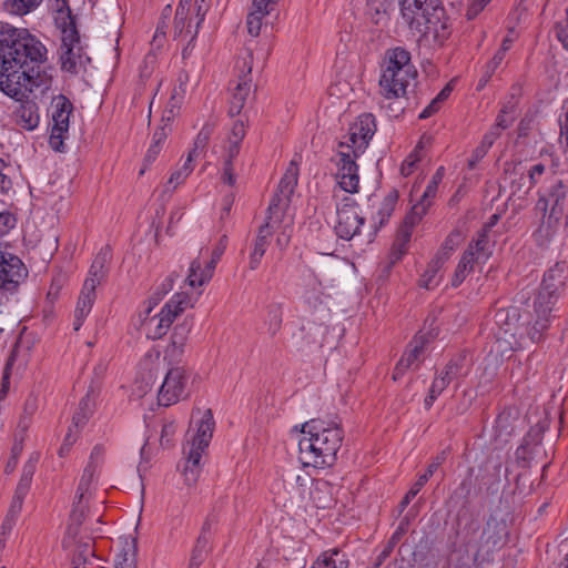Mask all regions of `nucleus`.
<instances>
[{
    "label": "nucleus",
    "instance_id": "nucleus-1",
    "mask_svg": "<svg viewBox=\"0 0 568 568\" xmlns=\"http://www.w3.org/2000/svg\"><path fill=\"white\" fill-rule=\"evenodd\" d=\"M0 40V90L20 102L14 122L27 131L40 123L39 108L29 98L34 89L49 90L52 77L45 71L47 48L27 29L6 24Z\"/></svg>",
    "mask_w": 568,
    "mask_h": 568
},
{
    "label": "nucleus",
    "instance_id": "nucleus-2",
    "mask_svg": "<svg viewBox=\"0 0 568 568\" xmlns=\"http://www.w3.org/2000/svg\"><path fill=\"white\" fill-rule=\"evenodd\" d=\"M304 435L298 442L300 460L304 466L331 467L337 459L344 432L335 422L316 418L302 425Z\"/></svg>",
    "mask_w": 568,
    "mask_h": 568
},
{
    "label": "nucleus",
    "instance_id": "nucleus-3",
    "mask_svg": "<svg viewBox=\"0 0 568 568\" xmlns=\"http://www.w3.org/2000/svg\"><path fill=\"white\" fill-rule=\"evenodd\" d=\"M298 180V166L293 160L281 179L277 191L272 197L267 207L265 222L258 227L256 239L254 241L253 251L250 255L248 266L256 270L261 263L263 255L270 244V240L274 230L283 222L286 209L290 205Z\"/></svg>",
    "mask_w": 568,
    "mask_h": 568
},
{
    "label": "nucleus",
    "instance_id": "nucleus-4",
    "mask_svg": "<svg viewBox=\"0 0 568 568\" xmlns=\"http://www.w3.org/2000/svg\"><path fill=\"white\" fill-rule=\"evenodd\" d=\"M568 207V182L554 179L539 195L536 209L542 212V220L536 232L538 241H549L557 231Z\"/></svg>",
    "mask_w": 568,
    "mask_h": 568
},
{
    "label": "nucleus",
    "instance_id": "nucleus-5",
    "mask_svg": "<svg viewBox=\"0 0 568 568\" xmlns=\"http://www.w3.org/2000/svg\"><path fill=\"white\" fill-rule=\"evenodd\" d=\"M215 422L211 409H206L197 424L195 435L187 447L184 448L186 460L183 468V476L186 485H193L199 479L201 473V458L204 450L209 447L213 436Z\"/></svg>",
    "mask_w": 568,
    "mask_h": 568
},
{
    "label": "nucleus",
    "instance_id": "nucleus-6",
    "mask_svg": "<svg viewBox=\"0 0 568 568\" xmlns=\"http://www.w3.org/2000/svg\"><path fill=\"white\" fill-rule=\"evenodd\" d=\"M191 306V298L187 293H175L162 307L159 314L150 316L154 305H149L144 312L142 327L150 339L163 337L174 320Z\"/></svg>",
    "mask_w": 568,
    "mask_h": 568
},
{
    "label": "nucleus",
    "instance_id": "nucleus-7",
    "mask_svg": "<svg viewBox=\"0 0 568 568\" xmlns=\"http://www.w3.org/2000/svg\"><path fill=\"white\" fill-rule=\"evenodd\" d=\"M418 22L413 24L410 30L419 32L426 41L436 47H443L452 34V23L442 3Z\"/></svg>",
    "mask_w": 568,
    "mask_h": 568
},
{
    "label": "nucleus",
    "instance_id": "nucleus-8",
    "mask_svg": "<svg viewBox=\"0 0 568 568\" xmlns=\"http://www.w3.org/2000/svg\"><path fill=\"white\" fill-rule=\"evenodd\" d=\"M28 274L22 260L0 242V290L6 294H16Z\"/></svg>",
    "mask_w": 568,
    "mask_h": 568
},
{
    "label": "nucleus",
    "instance_id": "nucleus-9",
    "mask_svg": "<svg viewBox=\"0 0 568 568\" xmlns=\"http://www.w3.org/2000/svg\"><path fill=\"white\" fill-rule=\"evenodd\" d=\"M72 111L73 104L65 95L59 94L52 98L51 118L53 124L51 129L49 143L54 151H63V141L69 132V119Z\"/></svg>",
    "mask_w": 568,
    "mask_h": 568
},
{
    "label": "nucleus",
    "instance_id": "nucleus-10",
    "mask_svg": "<svg viewBox=\"0 0 568 568\" xmlns=\"http://www.w3.org/2000/svg\"><path fill=\"white\" fill-rule=\"evenodd\" d=\"M365 219L361 215L358 205L354 200L345 197L343 204L337 206V222L334 227L336 235L345 241L359 234Z\"/></svg>",
    "mask_w": 568,
    "mask_h": 568
},
{
    "label": "nucleus",
    "instance_id": "nucleus-11",
    "mask_svg": "<svg viewBox=\"0 0 568 568\" xmlns=\"http://www.w3.org/2000/svg\"><path fill=\"white\" fill-rule=\"evenodd\" d=\"M376 131L375 118L372 113L361 114L348 130L346 142H339V149L363 153Z\"/></svg>",
    "mask_w": 568,
    "mask_h": 568
},
{
    "label": "nucleus",
    "instance_id": "nucleus-12",
    "mask_svg": "<svg viewBox=\"0 0 568 568\" xmlns=\"http://www.w3.org/2000/svg\"><path fill=\"white\" fill-rule=\"evenodd\" d=\"M158 393L159 405L169 407L178 403L184 393L187 376L182 366L170 365Z\"/></svg>",
    "mask_w": 568,
    "mask_h": 568
},
{
    "label": "nucleus",
    "instance_id": "nucleus-13",
    "mask_svg": "<svg viewBox=\"0 0 568 568\" xmlns=\"http://www.w3.org/2000/svg\"><path fill=\"white\" fill-rule=\"evenodd\" d=\"M417 77V72H400L382 71L379 78V93L386 100L400 99L407 93V88L412 81Z\"/></svg>",
    "mask_w": 568,
    "mask_h": 568
},
{
    "label": "nucleus",
    "instance_id": "nucleus-14",
    "mask_svg": "<svg viewBox=\"0 0 568 568\" xmlns=\"http://www.w3.org/2000/svg\"><path fill=\"white\" fill-rule=\"evenodd\" d=\"M60 4L58 9L57 23L61 29V47H77L80 45V34L77 29L75 17L68 4V0H57Z\"/></svg>",
    "mask_w": 568,
    "mask_h": 568
},
{
    "label": "nucleus",
    "instance_id": "nucleus-15",
    "mask_svg": "<svg viewBox=\"0 0 568 568\" xmlns=\"http://www.w3.org/2000/svg\"><path fill=\"white\" fill-rule=\"evenodd\" d=\"M191 328L192 323L186 320L174 326L171 342L164 351V359L168 361L169 365H175L181 362Z\"/></svg>",
    "mask_w": 568,
    "mask_h": 568
},
{
    "label": "nucleus",
    "instance_id": "nucleus-16",
    "mask_svg": "<svg viewBox=\"0 0 568 568\" xmlns=\"http://www.w3.org/2000/svg\"><path fill=\"white\" fill-rule=\"evenodd\" d=\"M403 19L409 28L419 23L429 11L434 10L442 2L440 0H398Z\"/></svg>",
    "mask_w": 568,
    "mask_h": 568
},
{
    "label": "nucleus",
    "instance_id": "nucleus-17",
    "mask_svg": "<svg viewBox=\"0 0 568 568\" xmlns=\"http://www.w3.org/2000/svg\"><path fill=\"white\" fill-rule=\"evenodd\" d=\"M111 258L112 253L109 245L102 247L98 252L91 264L89 276L84 281V284L88 285V287L90 286L97 288V286L105 280L109 273V264Z\"/></svg>",
    "mask_w": 568,
    "mask_h": 568
},
{
    "label": "nucleus",
    "instance_id": "nucleus-18",
    "mask_svg": "<svg viewBox=\"0 0 568 568\" xmlns=\"http://www.w3.org/2000/svg\"><path fill=\"white\" fill-rule=\"evenodd\" d=\"M423 215H416L414 211L412 210L410 214H408L403 225L397 232L396 240L392 247V262L399 261L402 256L407 251V244L410 241L412 237V231L416 223L420 221Z\"/></svg>",
    "mask_w": 568,
    "mask_h": 568
},
{
    "label": "nucleus",
    "instance_id": "nucleus-19",
    "mask_svg": "<svg viewBox=\"0 0 568 568\" xmlns=\"http://www.w3.org/2000/svg\"><path fill=\"white\" fill-rule=\"evenodd\" d=\"M91 61L81 45L60 48L61 69L71 74H78Z\"/></svg>",
    "mask_w": 568,
    "mask_h": 568
},
{
    "label": "nucleus",
    "instance_id": "nucleus-20",
    "mask_svg": "<svg viewBox=\"0 0 568 568\" xmlns=\"http://www.w3.org/2000/svg\"><path fill=\"white\" fill-rule=\"evenodd\" d=\"M417 72L414 64L410 62V53L402 47L388 49L385 53L382 71L400 72Z\"/></svg>",
    "mask_w": 568,
    "mask_h": 568
},
{
    "label": "nucleus",
    "instance_id": "nucleus-21",
    "mask_svg": "<svg viewBox=\"0 0 568 568\" xmlns=\"http://www.w3.org/2000/svg\"><path fill=\"white\" fill-rule=\"evenodd\" d=\"M445 460V450L436 455V457L428 465L426 473L418 477L417 481L412 486V488L406 493V495L402 499L399 504L400 511H403L409 505L410 500L419 493L423 486L428 481V479L433 476V474Z\"/></svg>",
    "mask_w": 568,
    "mask_h": 568
},
{
    "label": "nucleus",
    "instance_id": "nucleus-22",
    "mask_svg": "<svg viewBox=\"0 0 568 568\" xmlns=\"http://www.w3.org/2000/svg\"><path fill=\"white\" fill-rule=\"evenodd\" d=\"M220 260L215 258L211 255V260L206 263V265L202 268V263L199 258L192 261L189 270L187 282L192 287L202 286L205 283L210 282L214 274V270Z\"/></svg>",
    "mask_w": 568,
    "mask_h": 568
},
{
    "label": "nucleus",
    "instance_id": "nucleus-23",
    "mask_svg": "<svg viewBox=\"0 0 568 568\" xmlns=\"http://www.w3.org/2000/svg\"><path fill=\"white\" fill-rule=\"evenodd\" d=\"M95 288L94 287H88V285L83 284L82 291L80 293V296L78 298L77 307L74 311V322H73V328L74 331H79L82 326L85 317L91 312V308L93 306V303L95 301Z\"/></svg>",
    "mask_w": 568,
    "mask_h": 568
},
{
    "label": "nucleus",
    "instance_id": "nucleus-24",
    "mask_svg": "<svg viewBox=\"0 0 568 568\" xmlns=\"http://www.w3.org/2000/svg\"><path fill=\"white\" fill-rule=\"evenodd\" d=\"M85 505L83 499L73 500L72 510L70 513L69 524L67 527V536L62 544L64 548H69L71 539L74 540L79 534V528L82 525L85 517Z\"/></svg>",
    "mask_w": 568,
    "mask_h": 568
},
{
    "label": "nucleus",
    "instance_id": "nucleus-25",
    "mask_svg": "<svg viewBox=\"0 0 568 568\" xmlns=\"http://www.w3.org/2000/svg\"><path fill=\"white\" fill-rule=\"evenodd\" d=\"M568 278V265L565 262H558L550 267L544 275L540 285L544 290H550L551 292L560 293L564 287L566 280Z\"/></svg>",
    "mask_w": 568,
    "mask_h": 568
},
{
    "label": "nucleus",
    "instance_id": "nucleus-26",
    "mask_svg": "<svg viewBox=\"0 0 568 568\" xmlns=\"http://www.w3.org/2000/svg\"><path fill=\"white\" fill-rule=\"evenodd\" d=\"M178 80H179V87H175L173 89L170 101L166 105V109H165L164 114L161 120L162 123H164V124L166 123L168 125H170V123L173 121V119L175 118V115L180 109V104H181L184 93H185V85L189 80L187 73H184V72L180 73Z\"/></svg>",
    "mask_w": 568,
    "mask_h": 568
},
{
    "label": "nucleus",
    "instance_id": "nucleus-27",
    "mask_svg": "<svg viewBox=\"0 0 568 568\" xmlns=\"http://www.w3.org/2000/svg\"><path fill=\"white\" fill-rule=\"evenodd\" d=\"M445 169L444 166H439L432 176V180L429 181L420 202L413 207V211L416 215H424L426 213L430 205V200L436 196L438 184L443 181Z\"/></svg>",
    "mask_w": 568,
    "mask_h": 568
},
{
    "label": "nucleus",
    "instance_id": "nucleus-28",
    "mask_svg": "<svg viewBox=\"0 0 568 568\" xmlns=\"http://www.w3.org/2000/svg\"><path fill=\"white\" fill-rule=\"evenodd\" d=\"M559 294L556 292H551L550 290H544V286L540 285L539 290L536 292L532 301V307L536 316H546L549 315L552 311V306L558 300Z\"/></svg>",
    "mask_w": 568,
    "mask_h": 568
},
{
    "label": "nucleus",
    "instance_id": "nucleus-29",
    "mask_svg": "<svg viewBox=\"0 0 568 568\" xmlns=\"http://www.w3.org/2000/svg\"><path fill=\"white\" fill-rule=\"evenodd\" d=\"M138 554L136 538H125L114 559V568H135Z\"/></svg>",
    "mask_w": 568,
    "mask_h": 568
},
{
    "label": "nucleus",
    "instance_id": "nucleus-30",
    "mask_svg": "<svg viewBox=\"0 0 568 568\" xmlns=\"http://www.w3.org/2000/svg\"><path fill=\"white\" fill-rule=\"evenodd\" d=\"M426 343H428V339L424 334H422L416 336L414 341L408 345V349L400 358L406 367L414 369L418 368L419 364L422 363V355L424 353Z\"/></svg>",
    "mask_w": 568,
    "mask_h": 568
},
{
    "label": "nucleus",
    "instance_id": "nucleus-31",
    "mask_svg": "<svg viewBox=\"0 0 568 568\" xmlns=\"http://www.w3.org/2000/svg\"><path fill=\"white\" fill-rule=\"evenodd\" d=\"M546 166L542 163H537L530 166L527 175L524 172L520 173V180L524 184L516 185L514 183V194H528L529 191L539 182L540 176L545 173Z\"/></svg>",
    "mask_w": 568,
    "mask_h": 568
},
{
    "label": "nucleus",
    "instance_id": "nucleus-32",
    "mask_svg": "<svg viewBox=\"0 0 568 568\" xmlns=\"http://www.w3.org/2000/svg\"><path fill=\"white\" fill-rule=\"evenodd\" d=\"M359 154L361 153H355L347 149H339L337 152V160L335 162L337 166L335 176H346L353 172H357L358 165L356 164V159Z\"/></svg>",
    "mask_w": 568,
    "mask_h": 568
},
{
    "label": "nucleus",
    "instance_id": "nucleus-33",
    "mask_svg": "<svg viewBox=\"0 0 568 568\" xmlns=\"http://www.w3.org/2000/svg\"><path fill=\"white\" fill-rule=\"evenodd\" d=\"M250 92V82L246 80V77H244L242 80H240L233 91L229 109V114L231 116H235L241 113Z\"/></svg>",
    "mask_w": 568,
    "mask_h": 568
},
{
    "label": "nucleus",
    "instance_id": "nucleus-34",
    "mask_svg": "<svg viewBox=\"0 0 568 568\" xmlns=\"http://www.w3.org/2000/svg\"><path fill=\"white\" fill-rule=\"evenodd\" d=\"M73 544L75 545L72 558L73 568H85V564L89 559L94 557L93 541L90 538H87L84 541L71 539L69 547Z\"/></svg>",
    "mask_w": 568,
    "mask_h": 568
},
{
    "label": "nucleus",
    "instance_id": "nucleus-35",
    "mask_svg": "<svg viewBox=\"0 0 568 568\" xmlns=\"http://www.w3.org/2000/svg\"><path fill=\"white\" fill-rule=\"evenodd\" d=\"M311 568H348V560L338 549L325 551Z\"/></svg>",
    "mask_w": 568,
    "mask_h": 568
},
{
    "label": "nucleus",
    "instance_id": "nucleus-36",
    "mask_svg": "<svg viewBox=\"0 0 568 568\" xmlns=\"http://www.w3.org/2000/svg\"><path fill=\"white\" fill-rule=\"evenodd\" d=\"M42 0H3L2 8L6 12L23 17L34 11Z\"/></svg>",
    "mask_w": 568,
    "mask_h": 568
},
{
    "label": "nucleus",
    "instance_id": "nucleus-37",
    "mask_svg": "<svg viewBox=\"0 0 568 568\" xmlns=\"http://www.w3.org/2000/svg\"><path fill=\"white\" fill-rule=\"evenodd\" d=\"M283 323V305L280 303H271L267 306L264 325L271 336H275L282 327Z\"/></svg>",
    "mask_w": 568,
    "mask_h": 568
},
{
    "label": "nucleus",
    "instance_id": "nucleus-38",
    "mask_svg": "<svg viewBox=\"0 0 568 568\" xmlns=\"http://www.w3.org/2000/svg\"><path fill=\"white\" fill-rule=\"evenodd\" d=\"M407 525H408L407 520H402L399 523L398 527L396 528L394 534L390 536V538L388 539V541L386 542V545L384 546V548L377 556L376 562H375V568L379 567L393 552L395 546L399 542L402 537L406 534Z\"/></svg>",
    "mask_w": 568,
    "mask_h": 568
},
{
    "label": "nucleus",
    "instance_id": "nucleus-39",
    "mask_svg": "<svg viewBox=\"0 0 568 568\" xmlns=\"http://www.w3.org/2000/svg\"><path fill=\"white\" fill-rule=\"evenodd\" d=\"M446 375L452 376L454 379L464 377L469 372V364L467 361L466 352L459 353L452 357L443 369Z\"/></svg>",
    "mask_w": 568,
    "mask_h": 568
},
{
    "label": "nucleus",
    "instance_id": "nucleus-40",
    "mask_svg": "<svg viewBox=\"0 0 568 568\" xmlns=\"http://www.w3.org/2000/svg\"><path fill=\"white\" fill-rule=\"evenodd\" d=\"M214 131V124L206 122L202 129L200 130L199 134L196 135V139L194 141L193 149L189 152V162H192L194 158H197L200 153H202L211 139V135Z\"/></svg>",
    "mask_w": 568,
    "mask_h": 568
},
{
    "label": "nucleus",
    "instance_id": "nucleus-41",
    "mask_svg": "<svg viewBox=\"0 0 568 568\" xmlns=\"http://www.w3.org/2000/svg\"><path fill=\"white\" fill-rule=\"evenodd\" d=\"M495 320L505 333L511 332L519 320L518 311L516 308H500L496 312Z\"/></svg>",
    "mask_w": 568,
    "mask_h": 568
},
{
    "label": "nucleus",
    "instance_id": "nucleus-42",
    "mask_svg": "<svg viewBox=\"0 0 568 568\" xmlns=\"http://www.w3.org/2000/svg\"><path fill=\"white\" fill-rule=\"evenodd\" d=\"M462 240L463 235L458 230L452 231L445 239L435 257H440V261L445 263L453 251L460 244Z\"/></svg>",
    "mask_w": 568,
    "mask_h": 568
},
{
    "label": "nucleus",
    "instance_id": "nucleus-43",
    "mask_svg": "<svg viewBox=\"0 0 568 568\" xmlns=\"http://www.w3.org/2000/svg\"><path fill=\"white\" fill-rule=\"evenodd\" d=\"M473 251V256L477 263L485 262L488 256V236L485 230L478 233V237L469 243L468 248Z\"/></svg>",
    "mask_w": 568,
    "mask_h": 568
},
{
    "label": "nucleus",
    "instance_id": "nucleus-44",
    "mask_svg": "<svg viewBox=\"0 0 568 568\" xmlns=\"http://www.w3.org/2000/svg\"><path fill=\"white\" fill-rule=\"evenodd\" d=\"M398 201V192L397 190L393 189L383 200L381 207L378 210V216H379V227L383 226L388 219L392 216L395 206Z\"/></svg>",
    "mask_w": 568,
    "mask_h": 568
},
{
    "label": "nucleus",
    "instance_id": "nucleus-45",
    "mask_svg": "<svg viewBox=\"0 0 568 568\" xmlns=\"http://www.w3.org/2000/svg\"><path fill=\"white\" fill-rule=\"evenodd\" d=\"M97 463H88V465L83 469V474L80 478L77 491L75 499H83L85 494L89 491L90 485L93 480L94 474L97 471Z\"/></svg>",
    "mask_w": 568,
    "mask_h": 568
},
{
    "label": "nucleus",
    "instance_id": "nucleus-46",
    "mask_svg": "<svg viewBox=\"0 0 568 568\" xmlns=\"http://www.w3.org/2000/svg\"><path fill=\"white\" fill-rule=\"evenodd\" d=\"M393 2L394 0H367L368 12L375 23H379L388 13L393 7Z\"/></svg>",
    "mask_w": 568,
    "mask_h": 568
},
{
    "label": "nucleus",
    "instance_id": "nucleus-47",
    "mask_svg": "<svg viewBox=\"0 0 568 568\" xmlns=\"http://www.w3.org/2000/svg\"><path fill=\"white\" fill-rule=\"evenodd\" d=\"M444 264L445 263L440 261V257H434L428 263L425 273L422 275V278L419 281L420 286L429 290L433 286L437 285V283L434 282V278L436 277V274L439 272Z\"/></svg>",
    "mask_w": 568,
    "mask_h": 568
},
{
    "label": "nucleus",
    "instance_id": "nucleus-48",
    "mask_svg": "<svg viewBox=\"0 0 568 568\" xmlns=\"http://www.w3.org/2000/svg\"><path fill=\"white\" fill-rule=\"evenodd\" d=\"M92 414V400L89 395L84 396L80 403L77 412L72 417L73 425L78 428L87 423Z\"/></svg>",
    "mask_w": 568,
    "mask_h": 568
},
{
    "label": "nucleus",
    "instance_id": "nucleus-49",
    "mask_svg": "<svg viewBox=\"0 0 568 568\" xmlns=\"http://www.w3.org/2000/svg\"><path fill=\"white\" fill-rule=\"evenodd\" d=\"M30 486L31 481H28L26 479L19 480L10 506L12 514H20L23 500L30 489Z\"/></svg>",
    "mask_w": 568,
    "mask_h": 568
},
{
    "label": "nucleus",
    "instance_id": "nucleus-50",
    "mask_svg": "<svg viewBox=\"0 0 568 568\" xmlns=\"http://www.w3.org/2000/svg\"><path fill=\"white\" fill-rule=\"evenodd\" d=\"M535 323L527 328V334L534 343H538L544 337V332L549 327L550 316H536Z\"/></svg>",
    "mask_w": 568,
    "mask_h": 568
},
{
    "label": "nucleus",
    "instance_id": "nucleus-51",
    "mask_svg": "<svg viewBox=\"0 0 568 568\" xmlns=\"http://www.w3.org/2000/svg\"><path fill=\"white\" fill-rule=\"evenodd\" d=\"M191 24L187 22V8L178 6L174 17V37H182L191 33Z\"/></svg>",
    "mask_w": 568,
    "mask_h": 568
},
{
    "label": "nucleus",
    "instance_id": "nucleus-52",
    "mask_svg": "<svg viewBox=\"0 0 568 568\" xmlns=\"http://www.w3.org/2000/svg\"><path fill=\"white\" fill-rule=\"evenodd\" d=\"M178 275L174 273L170 274L165 280L156 287L155 292L149 298V305L156 306L159 302L173 290L174 281Z\"/></svg>",
    "mask_w": 568,
    "mask_h": 568
},
{
    "label": "nucleus",
    "instance_id": "nucleus-53",
    "mask_svg": "<svg viewBox=\"0 0 568 568\" xmlns=\"http://www.w3.org/2000/svg\"><path fill=\"white\" fill-rule=\"evenodd\" d=\"M270 12H260L258 9H253L247 14L246 26L247 31L252 37H257L261 32L262 28V19L267 16Z\"/></svg>",
    "mask_w": 568,
    "mask_h": 568
},
{
    "label": "nucleus",
    "instance_id": "nucleus-54",
    "mask_svg": "<svg viewBox=\"0 0 568 568\" xmlns=\"http://www.w3.org/2000/svg\"><path fill=\"white\" fill-rule=\"evenodd\" d=\"M336 180L343 191L348 192V193L358 192V186H359L358 171L353 172L352 174L346 175V176H338V178H336Z\"/></svg>",
    "mask_w": 568,
    "mask_h": 568
},
{
    "label": "nucleus",
    "instance_id": "nucleus-55",
    "mask_svg": "<svg viewBox=\"0 0 568 568\" xmlns=\"http://www.w3.org/2000/svg\"><path fill=\"white\" fill-rule=\"evenodd\" d=\"M394 100L395 101L386 100L385 98H383V100L381 101V108L385 111L387 116L397 119L403 114L405 106L400 101H398L399 99Z\"/></svg>",
    "mask_w": 568,
    "mask_h": 568
},
{
    "label": "nucleus",
    "instance_id": "nucleus-56",
    "mask_svg": "<svg viewBox=\"0 0 568 568\" xmlns=\"http://www.w3.org/2000/svg\"><path fill=\"white\" fill-rule=\"evenodd\" d=\"M308 286L311 287L310 290L306 291L305 293V298L307 300L308 303H311L312 301L314 303H317L321 301V283L320 281L317 280V277L314 275V274H310L308 275Z\"/></svg>",
    "mask_w": 568,
    "mask_h": 568
},
{
    "label": "nucleus",
    "instance_id": "nucleus-57",
    "mask_svg": "<svg viewBox=\"0 0 568 568\" xmlns=\"http://www.w3.org/2000/svg\"><path fill=\"white\" fill-rule=\"evenodd\" d=\"M192 171L193 166H182L181 169L174 171L168 181L166 190L170 191V185H172L171 190H175L179 184L185 181Z\"/></svg>",
    "mask_w": 568,
    "mask_h": 568
},
{
    "label": "nucleus",
    "instance_id": "nucleus-58",
    "mask_svg": "<svg viewBox=\"0 0 568 568\" xmlns=\"http://www.w3.org/2000/svg\"><path fill=\"white\" fill-rule=\"evenodd\" d=\"M422 149V145L418 144L415 150L408 155V158L403 162L400 166V173L404 176H408L412 174L415 164L420 160L418 152Z\"/></svg>",
    "mask_w": 568,
    "mask_h": 568
},
{
    "label": "nucleus",
    "instance_id": "nucleus-59",
    "mask_svg": "<svg viewBox=\"0 0 568 568\" xmlns=\"http://www.w3.org/2000/svg\"><path fill=\"white\" fill-rule=\"evenodd\" d=\"M475 263H477V260L473 256V251L466 250L457 265V270H459L460 274H468L473 270Z\"/></svg>",
    "mask_w": 568,
    "mask_h": 568
},
{
    "label": "nucleus",
    "instance_id": "nucleus-60",
    "mask_svg": "<svg viewBox=\"0 0 568 568\" xmlns=\"http://www.w3.org/2000/svg\"><path fill=\"white\" fill-rule=\"evenodd\" d=\"M16 225V217L10 212L0 213V235L7 234Z\"/></svg>",
    "mask_w": 568,
    "mask_h": 568
},
{
    "label": "nucleus",
    "instance_id": "nucleus-61",
    "mask_svg": "<svg viewBox=\"0 0 568 568\" xmlns=\"http://www.w3.org/2000/svg\"><path fill=\"white\" fill-rule=\"evenodd\" d=\"M244 136H245V125H244L243 121L237 120L233 123L229 141H232L235 143H241L242 140L244 139Z\"/></svg>",
    "mask_w": 568,
    "mask_h": 568
},
{
    "label": "nucleus",
    "instance_id": "nucleus-62",
    "mask_svg": "<svg viewBox=\"0 0 568 568\" xmlns=\"http://www.w3.org/2000/svg\"><path fill=\"white\" fill-rule=\"evenodd\" d=\"M557 37L564 48L568 50V9L566 11V19L557 26Z\"/></svg>",
    "mask_w": 568,
    "mask_h": 568
},
{
    "label": "nucleus",
    "instance_id": "nucleus-63",
    "mask_svg": "<svg viewBox=\"0 0 568 568\" xmlns=\"http://www.w3.org/2000/svg\"><path fill=\"white\" fill-rule=\"evenodd\" d=\"M488 149L479 144L474 152L471 153L470 158L468 159L467 166L469 170H474L476 164L487 154Z\"/></svg>",
    "mask_w": 568,
    "mask_h": 568
},
{
    "label": "nucleus",
    "instance_id": "nucleus-64",
    "mask_svg": "<svg viewBox=\"0 0 568 568\" xmlns=\"http://www.w3.org/2000/svg\"><path fill=\"white\" fill-rule=\"evenodd\" d=\"M562 109L565 110V118L559 120L560 139H565L566 146L568 148V100L565 101Z\"/></svg>",
    "mask_w": 568,
    "mask_h": 568
}]
</instances>
